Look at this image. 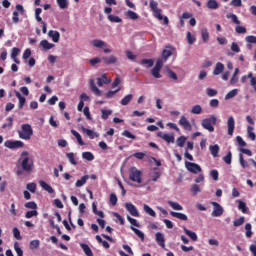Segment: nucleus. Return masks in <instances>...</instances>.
<instances>
[{"label":"nucleus","mask_w":256,"mask_h":256,"mask_svg":"<svg viewBox=\"0 0 256 256\" xmlns=\"http://www.w3.org/2000/svg\"><path fill=\"white\" fill-rule=\"evenodd\" d=\"M238 209L242 213H247L249 211V208L247 207V204L241 200H238Z\"/></svg>","instance_id":"nucleus-35"},{"label":"nucleus","mask_w":256,"mask_h":256,"mask_svg":"<svg viewBox=\"0 0 256 256\" xmlns=\"http://www.w3.org/2000/svg\"><path fill=\"white\" fill-rule=\"evenodd\" d=\"M252 226L251 223H246L245 224V235L248 239H251V237H253V231H251Z\"/></svg>","instance_id":"nucleus-36"},{"label":"nucleus","mask_w":256,"mask_h":256,"mask_svg":"<svg viewBox=\"0 0 256 256\" xmlns=\"http://www.w3.org/2000/svg\"><path fill=\"white\" fill-rule=\"evenodd\" d=\"M206 7L207 9L215 10L219 7V3L217 2V0H208L206 3Z\"/></svg>","instance_id":"nucleus-24"},{"label":"nucleus","mask_w":256,"mask_h":256,"mask_svg":"<svg viewBox=\"0 0 256 256\" xmlns=\"http://www.w3.org/2000/svg\"><path fill=\"white\" fill-rule=\"evenodd\" d=\"M14 250L16 251L17 256H23V250L19 246V242L14 243Z\"/></svg>","instance_id":"nucleus-61"},{"label":"nucleus","mask_w":256,"mask_h":256,"mask_svg":"<svg viewBox=\"0 0 256 256\" xmlns=\"http://www.w3.org/2000/svg\"><path fill=\"white\" fill-rule=\"evenodd\" d=\"M227 127L228 135H230V137H233V133L235 132V118L233 116L228 117Z\"/></svg>","instance_id":"nucleus-11"},{"label":"nucleus","mask_w":256,"mask_h":256,"mask_svg":"<svg viewBox=\"0 0 256 256\" xmlns=\"http://www.w3.org/2000/svg\"><path fill=\"white\" fill-rule=\"evenodd\" d=\"M157 137H160V139H163L166 143H175V135L173 134L169 135L160 131L157 133Z\"/></svg>","instance_id":"nucleus-10"},{"label":"nucleus","mask_w":256,"mask_h":256,"mask_svg":"<svg viewBox=\"0 0 256 256\" xmlns=\"http://www.w3.org/2000/svg\"><path fill=\"white\" fill-rule=\"evenodd\" d=\"M125 208L130 213V215H132V217H139V210H137V207H135L133 203H126Z\"/></svg>","instance_id":"nucleus-12"},{"label":"nucleus","mask_w":256,"mask_h":256,"mask_svg":"<svg viewBox=\"0 0 256 256\" xmlns=\"http://www.w3.org/2000/svg\"><path fill=\"white\" fill-rule=\"evenodd\" d=\"M40 245H41V241L32 240L30 241L29 249H31V251H35V249H39Z\"/></svg>","instance_id":"nucleus-42"},{"label":"nucleus","mask_w":256,"mask_h":256,"mask_svg":"<svg viewBox=\"0 0 256 256\" xmlns=\"http://www.w3.org/2000/svg\"><path fill=\"white\" fill-rule=\"evenodd\" d=\"M6 121H8V123L3 124L2 129H7V127L11 129L13 127V117H8Z\"/></svg>","instance_id":"nucleus-58"},{"label":"nucleus","mask_w":256,"mask_h":256,"mask_svg":"<svg viewBox=\"0 0 256 256\" xmlns=\"http://www.w3.org/2000/svg\"><path fill=\"white\" fill-rule=\"evenodd\" d=\"M209 149H210V152H211V155L213 157H219V145L215 144V145H210L209 146Z\"/></svg>","instance_id":"nucleus-25"},{"label":"nucleus","mask_w":256,"mask_h":256,"mask_svg":"<svg viewBox=\"0 0 256 256\" xmlns=\"http://www.w3.org/2000/svg\"><path fill=\"white\" fill-rule=\"evenodd\" d=\"M170 215L172 217H175L176 219H180V221H187V219H188L187 215H185V214H183L181 212H173V211H171Z\"/></svg>","instance_id":"nucleus-22"},{"label":"nucleus","mask_w":256,"mask_h":256,"mask_svg":"<svg viewBox=\"0 0 256 256\" xmlns=\"http://www.w3.org/2000/svg\"><path fill=\"white\" fill-rule=\"evenodd\" d=\"M191 113L193 115H201V113H203V108L201 107V105L197 104L192 107Z\"/></svg>","instance_id":"nucleus-37"},{"label":"nucleus","mask_w":256,"mask_h":256,"mask_svg":"<svg viewBox=\"0 0 256 256\" xmlns=\"http://www.w3.org/2000/svg\"><path fill=\"white\" fill-rule=\"evenodd\" d=\"M24 207H26V209H33V210H37V203L31 201V202H27L24 204Z\"/></svg>","instance_id":"nucleus-62"},{"label":"nucleus","mask_w":256,"mask_h":256,"mask_svg":"<svg viewBox=\"0 0 256 256\" xmlns=\"http://www.w3.org/2000/svg\"><path fill=\"white\" fill-rule=\"evenodd\" d=\"M245 41L246 43H251L256 45V36H253V35L246 36Z\"/></svg>","instance_id":"nucleus-64"},{"label":"nucleus","mask_w":256,"mask_h":256,"mask_svg":"<svg viewBox=\"0 0 256 256\" xmlns=\"http://www.w3.org/2000/svg\"><path fill=\"white\" fill-rule=\"evenodd\" d=\"M236 141H237L240 149H243V147H247V142H245V140H243V138L241 136H237Z\"/></svg>","instance_id":"nucleus-57"},{"label":"nucleus","mask_w":256,"mask_h":256,"mask_svg":"<svg viewBox=\"0 0 256 256\" xmlns=\"http://www.w3.org/2000/svg\"><path fill=\"white\" fill-rule=\"evenodd\" d=\"M22 157H24L21 163L23 171H26V173L33 171V162H29V152L23 151Z\"/></svg>","instance_id":"nucleus-4"},{"label":"nucleus","mask_w":256,"mask_h":256,"mask_svg":"<svg viewBox=\"0 0 256 256\" xmlns=\"http://www.w3.org/2000/svg\"><path fill=\"white\" fill-rule=\"evenodd\" d=\"M201 37L204 43H207V41H209V30H207V28H203L201 30Z\"/></svg>","instance_id":"nucleus-41"},{"label":"nucleus","mask_w":256,"mask_h":256,"mask_svg":"<svg viewBox=\"0 0 256 256\" xmlns=\"http://www.w3.org/2000/svg\"><path fill=\"white\" fill-rule=\"evenodd\" d=\"M130 229H132V231L135 233V235H137V237H139V239H141V241H145V234L141 230L133 226H131Z\"/></svg>","instance_id":"nucleus-33"},{"label":"nucleus","mask_w":256,"mask_h":256,"mask_svg":"<svg viewBox=\"0 0 256 256\" xmlns=\"http://www.w3.org/2000/svg\"><path fill=\"white\" fill-rule=\"evenodd\" d=\"M37 215H39V212H37V210H31V211H27L25 213V218L26 219H31L33 217H37Z\"/></svg>","instance_id":"nucleus-51"},{"label":"nucleus","mask_w":256,"mask_h":256,"mask_svg":"<svg viewBox=\"0 0 256 256\" xmlns=\"http://www.w3.org/2000/svg\"><path fill=\"white\" fill-rule=\"evenodd\" d=\"M227 19H231L232 23H235V25H241V21H239V18L237 15L230 13L226 15Z\"/></svg>","instance_id":"nucleus-38"},{"label":"nucleus","mask_w":256,"mask_h":256,"mask_svg":"<svg viewBox=\"0 0 256 256\" xmlns=\"http://www.w3.org/2000/svg\"><path fill=\"white\" fill-rule=\"evenodd\" d=\"M161 178V172L158 168H154V172L151 174V180L155 183Z\"/></svg>","instance_id":"nucleus-28"},{"label":"nucleus","mask_w":256,"mask_h":256,"mask_svg":"<svg viewBox=\"0 0 256 256\" xmlns=\"http://www.w3.org/2000/svg\"><path fill=\"white\" fill-rule=\"evenodd\" d=\"M56 3L60 9H67L69 7V2L67 0H56Z\"/></svg>","instance_id":"nucleus-45"},{"label":"nucleus","mask_w":256,"mask_h":256,"mask_svg":"<svg viewBox=\"0 0 256 256\" xmlns=\"http://www.w3.org/2000/svg\"><path fill=\"white\" fill-rule=\"evenodd\" d=\"M239 162L240 165L243 169H247V167H249V163H247V161H245V159L243 158V154H239Z\"/></svg>","instance_id":"nucleus-55"},{"label":"nucleus","mask_w":256,"mask_h":256,"mask_svg":"<svg viewBox=\"0 0 256 256\" xmlns=\"http://www.w3.org/2000/svg\"><path fill=\"white\" fill-rule=\"evenodd\" d=\"M151 75L155 79H161V70H159L158 68H152L151 69Z\"/></svg>","instance_id":"nucleus-47"},{"label":"nucleus","mask_w":256,"mask_h":256,"mask_svg":"<svg viewBox=\"0 0 256 256\" xmlns=\"http://www.w3.org/2000/svg\"><path fill=\"white\" fill-rule=\"evenodd\" d=\"M158 6H159V3H157V1L155 0L150 1V9L154 13V17L159 21H163V14H161L163 10L159 9Z\"/></svg>","instance_id":"nucleus-5"},{"label":"nucleus","mask_w":256,"mask_h":256,"mask_svg":"<svg viewBox=\"0 0 256 256\" xmlns=\"http://www.w3.org/2000/svg\"><path fill=\"white\" fill-rule=\"evenodd\" d=\"M102 61L105 63V65H115L119 59H117L115 55H111L109 57H102Z\"/></svg>","instance_id":"nucleus-14"},{"label":"nucleus","mask_w":256,"mask_h":256,"mask_svg":"<svg viewBox=\"0 0 256 256\" xmlns=\"http://www.w3.org/2000/svg\"><path fill=\"white\" fill-rule=\"evenodd\" d=\"M131 101H133V94H128L120 101V104L127 106L131 103Z\"/></svg>","instance_id":"nucleus-26"},{"label":"nucleus","mask_w":256,"mask_h":256,"mask_svg":"<svg viewBox=\"0 0 256 256\" xmlns=\"http://www.w3.org/2000/svg\"><path fill=\"white\" fill-rule=\"evenodd\" d=\"M91 45H93V47H96L97 49H103V47H107V43L99 39L92 40Z\"/></svg>","instance_id":"nucleus-18"},{"label":"nucleus","mask_w":256,"mask_h":256,"mask_svg":"<svg viewBox=\"0 0 256 256\" xmlns=\"http://www.w3.org/2000/svg\"><path fill=\"white\" fill-rule=\"evenodd\" d=\"M186 141H187V137H185V136H180V137H178L177 140H176V145H177L178 147H185Z\"/></svg>","instance_id":"nucleus-44"},{"label":"nucleus","mask_w":256,"mask_h":256,"mask_svg":"<svg viewBox=\"0 0 256 256\" xmlns=\"http://www.w3.org/2000/svg\"><path fill=\"white\" fill-rule=\"evenodd\" d=\"M153 59L144 58L140 61V65H147V67H153Z\"/></svg>","instance_id":"nucleus-53"},{"label":"nucleus","mask_w":256,"mask_h":256,"mask_svg":"<svg viewBox=\"0 0 256 256\" xmlns=\"http://www.w3.org/2000/svg\"><path fill=\"white\" fill-rule=\"evenodd\" d=\"M143 209H144L145 213H147V215H150V217H157V213L155 212V210L150 208L149 205L144 204Z\"/></svg>","instance_id":"nucleus-27"},{"label":"nucleus","mask_w":256,"mask_h":256,"mask_svg":"<svg viewBox=\"0 0 256 256\" xmlns=\"http://www.w3.org/2000/svg\"><path fill=\"white\" fill-rule=\"evenodd\" d=\"M89 179V175H84L80 180H77L75 183L76 187H83L85 183H87V180Z\"/></svg>","instance_id":"nucleus-39"},{"label":"nucleus","mask_w":256,"mask_h":256,"mask_svg":"<svg viewBox=\"0 0 256 256\" xmlns=\"http://www.w3.org/2000/svg\"><path fill=\"white\" fill-rule=\"evenodd\" d=\"M5 147L8 149H21L25 147V143H23L21 140H8L5 142Z\"/></svg>","instance_id":"nucleus-7"},{"label":"nucleus","mask_w":256,"mask_h":256,"mask_svg":"<svg viewBox=\"0 0 256 256\" xmlns=\"http://www.w3.org/2000/svg\"><path fill=\"white\" fill-rule=\"evenodd\" d=\"M247 133H248V137L251 139V141H255L256 135H255V132H253V127L248 126Z\"/></svg>","instance_id":"nucleus-56"},{"label":"nucleus","mask_w":256,"mask_h":256,"mask_svg":"<svg viewBox=\"0 0 256 256\" xmlns=\"http://www.w3.org/2000/svg\"><path fill=\"white\" fill-rule=\"evenodd\" d=\"M184 233L188 235L192 241H197V233L187 229L186 227H184Z\"/></svg>","instance_id":"nucleus-32"},{"label":"nucleus","mask_w":256,"mask_h":256,"mask_svg":"<svg viewBox=\"0 0 256 256\" xmlns=\"http://www.w3.org/2000/svg\"><path fill=\"white\" fill-rule=\"evenodd\" d=\"M127 17H129V19H132V21H136V19H139V15L131 10L127 12Z\"/></svg>","instance_id":"nucleus-60"},{"label":"nucleus","mask_w":256,"mask_h":256,"mask_svg":"<svg viewBox=\"0 0 256 256\" xmlns=\"http://www.w3.org/2000/svg\"><path fill=\"white\" fill-rule=\"evenodd\" d=\"M214 210L212 211V217H221L223 215V207L217 202H211Z\"/></svg>","instance_id":"nucleus-9"},{"label":"nucleus","mask_w":256,"mask_h":256,"mask_svg":"<svg viewBox=\"0 0 256 256\" xmlns=\"http://www.w3.org/2000/svg\"><path fill=\"white\" fill-rule=\"evenodd\" d=\"M90 91L97 97H101V90L95 85V80H90Z\"/></svg>","instance_id":"nucleus-17"},{"label":"nucleus","mask_w":256,"mask_h":256,"mask_svg":"<svg viewBox=\"0 0 256 256\" xmlns=\"http://www.w3.org/2000/svg\"><path fill=\"white\" fill-rule=\"evenodd\" d=\"M48 37L52 39L54 43H59V39H61V34L57 30H50L48 32Z\"/></svg>","instance_id":"nucleus-13"},{"label":"nucleus","mask_w":256,"mask_h":256,"mask_svg":"<svg viewBox=\"0 0 256 256\" xmlns=\"http://www.w3.org/2000/svg\"><path fill=\"white\" fill-rule=\"evenodd\" d=\"M81 249L84 251L86 256H93V251L87 244H80Z\"/></svg>","instance_id":"nucleus-30"},{"label":"nucleus","mask_w":256,"mask_h":256,"mask_svg":"<svg viewBox=\"0 0 256 256\" xmlns=\"http://www.w3.org/2000/svg\"><path fill=\"white\" fill-rule=\"evenodd\" d=\"M108 21H111V23H121L123 20L119 16L108 15Z\"/></svg>","instance_id":"nucleus-54"},{"label":"nucleus","mask_w":256,"mask_h":256,"mask_svg":"<svg viewBox=\"0 0 256 256\" xmlns=\"http://www.w3.org/2000/svg\"><path fill=\"white\" fill-rule=\"evenodd\" d=\"M186 39H187L188 45H193V43L197 41V38H195V35H192L190 31L187 32Z\"/></svg>","instance_id":"nucleus-40"},{"label":"nucleus","mask_w":256,"mask_h":256,"mask_svg":"<svg viewBox=\"0 0 256 256\" xmlns=\"http://www.w3.org/2000/svg\"><path fill=\"white\" fill-rule=\"evenodd\" d=\"M71 133L72 135L75 136L77 142H78V145H85V142L83 141V138L81 137V134H79V132H77L76 130H71Z\"/></svg>","instance_id":"nucleus-29"},{"label":"nucleus","mask_w":256,"mask_h":256,"mask_svg":"<svg viewBox=\"0 0 256 256\" xmlns=\"http://www.w3.org/2000/svg\"><path fill=\"white\" fill-rule=\"evenodd\" d=\"M223 71H225V65L221 62H217L213 70V75H221Z\"/></svg>","instance_id":"nucleus-16"},{"label":"nucleus","mask_w":256,"mask_h":256,"mask_svg":"<svg viewBox=\"0 0 256 256\" xmlns=\"http://www.w3.org/2000/svg\"><path fill=\"white\" fill-rule=\"evenodd\" d=\"M201 125L203 129H206V131L213 133V131H215V127H213V125H217V117H215V115H212L209 118H205L202 120Z\"/></svg>","instance_id":"nucleus-3"},{"label":"nucleus","mask_w":256,"mask_h":256,"mask_svg":"<svg viewBox=\"0 0 256 256\" xmlns=\"http://www.w3.org/2000/svg\"><path fill=\"white\" fill-rule=\"evenodd\" d=\"M168 204L172 209H174V211H183V206H181L179 202L169 201Z\"/></svg>","instance_id":"nucleus-34"},{"label":"nucleus","mask_w":256,"mask_h":256,"mask_svg":"<svg viewBox=\"0 0 256 256\" xmlns=\"http://www.w3.org/2000/svg\"><path fill=\"white\" fill-rule=\"evenodd\" d=\"M40 47H43V49L49 50V49H53V47H55V44L49 43V41L47 40H42L40 42Z\"/></svg>","instance_id":"nucleus-31"},{"label":"nucleus","mask_w":256,"mask_h":256,"mask_svg":"<svg viewBox=\"0 0 256 256\" xmlns=\"http://www.w3.org/2000/svg\"><path fill=\"white\" fill-rule=\"evenodd\" d=\"M40 187H42V189H44V191H47L48 193H55V190L53 189V187H51V185L47 184V182L41 180L39 182Z\"/></svg>","instance_id":"nucleus-19"},{"label":"nucleus","mask_w":256,"mask_h":256,"mask_svg":"<svg viewBox=\"0 0 256 256\" xmlns=\"http://www.w3.org/2000/svg\"><path fill=\"white\" fill-rule=\"evenodd\" d=\"M122 136L123 137H127V139H137V136H135L134 134H132L131 132H129V130H124L122 132Z\"/></svg>","instance_id":"nucleus-59"},{"label":"nucleus","mask_w":256,"mask_h":256,"mask_svg":"<svg viewBox=\"0 0 256 256\" xmlns=\"http://www.w3.org/2000/svg\"><path fill=\"white\" fill-rule=\"evenodd\" d=\"M82 132L85 133L90 139H95L97 137V133H95L93 130L82 127Z\"/></svg>","instance_id":"nucleus-23"},{"label":"nucleus","mask_w":256,"mask_h":256,"mask_svg":"<svg viewBox=\"0 0 256 256\" xmlns=\"http://www.w3.org/2000/svg\"><path fill=\"white\" fill-rule=\"evenodd\" d=\"M102 113V119H104V121H107V119H109V115L113 114V110H101Z\"/></svg>","instance_id":"nucleus-52"},{"label":"nucleus","mask_w":256,"mask_h":256,"mask_svg":"<svg viewBox=\"0 0 256 256\" xmlns=\"http://www.w3.org/2000/svg\"><path fill=\"white\" fill-rule=\"evenodd\" d=\"M156 237V243L162 247V249H165V235H163V233L161 232H157L155 234Z\"/></svg>","instance_id":"nucleus-15"},{"label":"nucleus","mask_w":256,"mask_h":256,"mask_svg":"<svg viewBox=\"0 0 256 256\" xmlns=\"http://www.w3.org/2000/svg\"><path fill=\"white\" fill-rule=\"evenodd\" d=\"M18 135L20 139L29 141V139L33 137V128L31 127V124H22L21 129L18 130Z\"/></svg>","instance_id":"nucleus-1"},{"label":"nucleus","mask_w":256,"mask_h":256,"mask_svg":"<svg viewBox=\"0 0 256 256\" xmlns=\"http://www.w3.org/2000/svg\"><path fill=\"white\" fill-rule=\"evenodd\" d=\"M111 83V80L107 79V75L103 74L101 78H97V85L98 87H103V85H107Z\"/></svg>","instance_id":"nucleus-20"},{"label":"nucleus","mask_w":256,"mask_h":256,"mask_svg":"<svg viewBox=\"0 0 256 256\" xmlns=\"http://www.w3.org/2000/svg\"><path fill=\"white\" fill-rule=\"evenodd\" d=\"M245 223V217L241 216L240 218H237L233 221L234 227H241Z\"/></svg>","instance_id":"nucleus-49"},{"label":"nucleus","mask_w":256,"mask_h":256,"mask_svg":"<svg viewBox=\"0 0 256 256\" xmlns=\"http://www.w3.org/2000/svg\"><path fill=\"white\" fill-rule=\"evenodd\" d=\"M185 167L187 169V171H189L190 173H193L194 175H197V173H201L202 169L201 166L197 163H193V162H185Z\"/></svg>","instance_id":"nucleus-6"},{"label":"nucleus","mask_w":256,"mask_h":256,"mask_svg":"<svg viewBox=\"0 0 256 256\" xmlns=\"http://www.w3.org/2000/svg\"><path fill=\"white\" fill-rule=\"evenodd\" d=\"M66 157L71 163V165H77V160H75V153L73 152L66 153Z\"/></svg>","instance_id":"nucleus-43"},{"label":"nucleus","mask_w":256,"mask_h":256,"mask_svg":"<svg viewBox=\"0 0 256 256\" xmlns=\"http://www.w3.org/2000/svg\"><path fill=\"white\" fill-rule=\"evenodd\" d=\"M15 95H16L17 99L19 100L18 109H23V107H24V105H25L27 100L25 99V97H23V95H21L20 92L16 91Z\"/></svg>","instance_id":"nucleus-21"},{"label":"nucleus","mask_w":256,"mask_h":256,"mask_svg":"<svg viewBox=\"0 0 256 256\" xmlns=\"http://www.w3.org/2000/svg\"><path fill=\"white\" fill-rule=\"evenodd\" d=\"M237 93H239V91L237 89H233L231 91H229L226 95H225V100H229V99H233V97L237 96Z\"/></svg>","instance_id":"nucleus-46"},{"label":"nucleus","mask_w":256,"mask_h":256,"mask_svg":"<svg viewBox=\"0 0 256 256\" xmlns=\"http://www.w3.org/2000/svg\"><path fill=\"white\" fill-rule=\"evenodd\" d=\"M129 179L134 183L141 184L143 183V172L137 169V167H131L129 169Z\"/></svg>","instance_id":"nucleus-2"},{"label":"nucleus","mask_w":256,"mask_h":256,"mask_svg":"<svg viewBox=\"0 0 256 256\" xmlns=\"http://www.w3.org/2000/svg\"><path fill=\"white\" fill-rule=\"evenodd\" d=\"M179 126L182 127L185 131H192L193 126H191V122L185 116H181L179 120Z\"/></svg>","instance_id":"nucleus-8"},{"label":"nucleus","mask_w":256,"mask_h":256,"mask_svg":"<svg viewBox=\"0 0 256 256\" xmlns=\"http://www.w3.org/2000/svg\"><path fill=\"white\" fill-rule=\"evenodd\" d=\"M171 55H173V52L171 50L164 49L162 51V59H164V61H167V59H169Z\"/></svg>","instance_id":"nucleus-50"},{"label":"nucleus","mask_w":256,"mask_h":256,"mask_svg":"<svg viewBox=\"0 0 256 256\" xmlns=\"http://www.w3.org/2000/svg\"><path fill=\"white\" fill-rule=\"evenodd\" d=\"M82 157L86 159V161H93L95 159V156L91 152H83Z\"/></svg>","instance_id":"nucleus-48"},{"label":"nucleus","mask_w":256,"mask_h":256,"mask_svg":"<svg viewBox=\"0 0 256 256\" xmlns=\"http://www.w3.org/2000/svg\"><path fill=\"white\" fill-rule=\"evenodd\" d=\"M217 90L213 89V88H207L206 89V95H208V97H215L217 96Z\"/></svg>","instance_id":"nucleus-63"}]
</instances>
